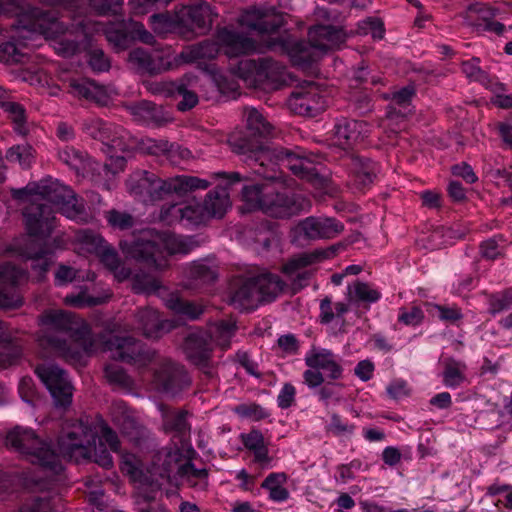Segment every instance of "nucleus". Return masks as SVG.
I'll use <instances>...</instances> for the list:
<instances>
[{
  "label": "nucleus",
  "mask_w": 512,
  "mask_h": 512,
  "mask_svg": "<svg viewBox=\"0 0 512 512\" xmlns=\"http://www.w3.org/2000/svg\"><path fill=\"white\" fill-rule=\"evenodd\" d=\"M179 10V19L182 28V38L190 40L211 30L218 12L208 2L199 1L185 5Z\"/></svg>",
  "instance_id": "obj_16"
},
{
  "label": "nucleus",
  "mask_w": 512,
  "mask_h": 512,
  "mask_svg": "<svg viewBox=\"0 0 512 512\" xmlns=\"http://www.w3.org/2000/svg\"><path fill=\"white\" fill-rule=\"evenodd\" d=\"M132 289L138 294H157L163 298L168 309L189 320L198 319L204 312L202 304L183 300L176 293H168L165 296L167 290L161 285L160 280L145 272H138L133 276Z\"/></svg>",
  "instance_id": "obj_14"
},
{
  "label": "nucleus",
  "mask_w": 512,
  "mask_h": 512,
  "mask_svg": "<svg viewBox=\"0 0 512 512\" xmlns=\"http://www.w3.org/2000/svg\"><path fill=\"white\" fill-rule=\"evenodd\" d=\"M214 181H219L217 187L208 192L202 207L206 218H221L231 207V201L228 193V187L242 180L238 172H214L210 175Z\"/></svg>",
  "instance_id": "obj_18"
},
{
  "label": "nucleus",
  "mask_w": 512,
  "mask_h": 512,
  "mask_svg": "<svg viewBox=\"0 0 512 512\" xmlns=\"http://www.w3.org/2000/svg\"><path fill=\"white\" fill-rule=\"evenodd\" d=\"M15 196L28 202L23 216L27 232L33 237L46 238L56 226L54 210L48 203L56 206L58 211L70 220L87 223L91 218L83 201L69 186L58 180L49 179L27 186L19 190Z\"/></svg>",
  "instance_id": "obj_1"
},
{
  "label": "nucleus",
  "mask_w": 512,
  "mask_h": 512,
  "mask_svg": "<svg viewBox=\"0 0 512 512\" xmlns=\"http://www.w3.org/2000/svg\"><path fill=\"white\" fill-rule=\"evenodd\" d=\"M82 130L93 139L99 140L107 147L110 158H115L120 167L125 161L124 155L117 152H129L135 147V140L130 133L121 126L108 123L100 118L89 117L83 120Z\"/></svg>",
  "instance_id": "obj_13"
},
{
  "label": "nucleus",
  "mask_w": 512,
  "mask_h": 512,
  "mask_svg": "<svg viewBox=\"0 0 512 512\" xmlns=\"http://www.w3.org/2000/svg\"><path fill=\"white\" fill-rule=\"evenodd\" d=\"M512 308V292L505 291L495 293L488 298V311L496 315Z\"/></svg>",
  "instance_id": "obj_61"
},
{
  "label": "nucleus",
  "mask_w": 512,
  "mask_h": 512,
  "mask_svg": "<svg viewBox=\"0 0 512 512\" xmlns=\"http://www.w3.org/2000/svg\"><path fill=\"white\" fill-rule=\"evenodd\" d=\"M344 229L341 222L334 218L307 217L296 226V231L308 240L332 239Z\"/></svg>",
  "instance_id": "obj_25"
},
{
  "label": "nucleus",
  "mask_w": 512,
  "mask_h": 512,
  "mask_svg": "<svg viewBox=\"0 0 512 512\" xmlns=\"http://www.w3.org/2000/svg\"><path fill=\"white\" fill-rule=\"evenodd\" d=\"M326 432L335 437H351L355 433L356 426L334 413L326 426Z\"/></svg>",
  "instance_id": "obj_56"
},
{
  "label": "nucleus",
  "mask_w": 512,
  "mask_h": 512,
  "mask_svg": "<svg viewBox=\"0 0 512 512\" xmlns=\"http://www.w3.org/2000/svg\"><path fill=\"white\" fill-rule=\"evenodd\" d=\"M105 350L115 360L126 362L137 368H145L158 361L157 354L132 337L113 336L105 343Z\"/></svg>",
  "instance_id": "obj_17"
},
{
  "label": "nucleus",
  "mask_w": 512,
  "mask_h": 512,
  "mask_svg": "<svg viewBox=\"0 0 512 512\" xmlns=\"http://www.w3.org/2000/svg\"><path fill=\"white\" fill-rule=\"evenodd\" d=\"M135 321V329L147 338H158L174 327L172 321L160 319L159 313L149 307L139 309L135 314Z\"/></svg>",
  "instance_id": "obj_29"
},
{
  "label": "nucleus",
  "mask_w": 512,
  "mask_h": 512,
  "mask_svg": "<svg viewBox=\"0 0 512 512\" xmlns=\"http://www.w3.org/2000/svg\"><path fill=\"white\" fill-rule=\"evenodd\" d=\"M191 449L185 443L181 446L174 444L158 451L146 471L142 468L141 460L131 453L122 456L121 470L127 474L136 487L137 502H150L165 482L170 481L172 473L178 476L182 468L190 461Z\"/></svg>",
  "instance_id": "obj_4"
},
{
  "label": "nucleus",
  "mask_w": 512,
  "mask_h": 512,
  "mask_svg": "<svg viewBox=\"0 0 512 512\" xmlns=\"http://www.w3.org/2000/svg\"><path fill=\"white\" fill-rule=\"evenodd\" d=\"M230 302L239 310H254L258 306L259 291L256 289L254 277L236 282Z\"/></svg>",
  "instance_id": "obj_30"
},
{
  "label": "nucleus",
  "mask_w": 512,
  "mask_h": 512,
  "mask_svg": "<svg viewBox=\"0 0 512 512\" xmlns=\"http://www.w3.org/2000/svg\"><path fill=\"white\" fill-rule=\"evenodd\" d=\"M236 324L233 320H221L209 327L208 336L210 342L222 349L230 347L231 339L235 335Z\"/></svg>",
  "instance_id": "obj_43"
},
{
  "label": "nucleus",
  "mask_w": 512,
  "mask_h": 512,
  "mask_svg": "<svg viewBox=\"0 0 512 512\" xmlns=\"http://www.w3.org/2000/svg\"><path fill=\"white\" fill-rule=\"evenodd\" d=\"M264 180L263 183L243 187L242 200L248 210H261L275 218H289L309 211L311 203L306 197L281 192L279 180Z\"/></svg>",
  "instance_id": "obj_9"
},
{
  "label": "nucleus",
  "mask_w": 512,
  "mask_h": 512,
  "mask_svg": "<svg viewBox=\"0 0 512 512\" xmlns=\"http://www.w3.org/2000/svg\"><path fill=\"white\" fill-rule=\"evenodd\" d=\"M5 444L37 465L36 475L29 481L40 489L50 488L63 471L60 455L51 448L50 442L41 439L31 428L15 426L10 429Z\"/></svg>",
  "instance_id": "obj_6"
},
{
  "label": "nucleus",
  "mask_w": 512,
  "mask_h": 512,
  "mask_svg": "<svg viewBox=\"0 0 512 512\" xmlns=\"http://www.w3.org/2000/svg\"><path fill=\"white\" fill-rule=\"evenodd\" d=\"M32 260L31 268L35 273V280L42 281L52 264V257L44 250H40L35 255L29 257Z\"/></svg>",
  "instance_id": "obj_60"
},
{
  "label": "nucleus",
  "mask_w": 512,
  "mask_h": 512,
  "mask_svg": "<svg viewBox=\"0 0 512 512\" xmlns=\"http://www.w3.org/2000/svg\"><path fill=\"white\" fill-rule=\"evenodd\" d=\"M230 145L236 154L245 156L253 173L263 179L280 180L282 173L279 167H285L309 182H315L319 177L317 165L300 148L271 147L246 138H233Z\"/></svg>",
  "instance_id": "obj_3"
},
{
  "label": "nucleus",
  "mask_w": 512,
  "mask_h": 512,
  "mask_svg": "<svg viewBox=\"0 0 512 512\" xmlns=\"http://www.w3.org/2000/svg\"><path fill=\"white\" fill-rule=\"evenodd\" d=\"M19 1L18 0H0V15L1 14H15L21 18L23 15L31 18H40L43 13L40 9L34 7H28L23 13L19 12Z\"/></svg>",
  "instance_id": "obj_64"
},
{
  "label": "nucleus",
  "mask_w": 512,
  "mask_h": 512,
  "mask_svg": "<svg viewBox=\"0 0 512 512\" xmlns=\"http://www.w3.org/2000/svg\"><path fill=\"white\" fill-rule=\"evenodd\" d=\"M320 254L303 253L292 258L283 266V272L291 281L293 293L300 291L308 285L312 272L307 267L318 261Z\"/></svg>",
  "instance_id": "obj_28"
},
{
  "label": "nucleus",
  "mask_w": 512,
  "mask_h": 512,
  "mask_svg": "<svg viewBox=\"0 0 512 512\" xmlns=\"http://www.w3.org/2000/svg\"><path fill=\"white\" fill-rule=\"evenodd\" d=\"M149 21L152 30L158 36L166 37L168 34L176 33L182 37L178 9L173 14L168 12L153 14Z\"/></svg>",
  "instance_id": "obj_39"
},
{
  "label": "nucleus",
  "mask_w": 512,
  "mask_h": 512,
  "mask_svg": "<svg viewBox=\"0 0 512 512\" xmlns=\"http://www.w3.org/2000/svg\"><path fill=\"white\" fill-rule=\"evenodd\" d=\"M241 26L254 30L259 34H271L283 24V16L273 7H251L239 17Z\"/></svg>",
  "instance_id": "obj_22"
},
{
  "label": "nucleus",
  "mask_w": 512,
  "mask_h": 512,
  "mask_svg": "<svg viewBox=\"0 0 512 512\" xmlns=\"http://www.w3.org/2000/svg\"><path fill=\"white\" fill-rule=\"evenodd\" d=\"M287 105L295 114L315 117L325 110L327 101L319 87L309 82L291 93Z\"/></svg>",
  "instance_id": "obj_21"
},
{
  "label": "nucleus",
  "mask_w": 512,
  "mask_h": 512,
  "mask_svg": "<svg viewBox=\"0 0 512 512\" xmlns=\"http://www.w3.org/2000/svg\"><path fill=\"white\" fill-rule=\"evenodd\" d=\"M244 117L247 130L251 136L267 137L272 134L273 126L256 108H245Z\"/></svg>",
  "instance_id": "obj_44"
},
{
  "label": "nucleus",
  "mask_w": 512,
  "mask_h": 512,
  "mask_svg": "<svg viewBox=\"0 0 512 512\" xmlns=\"http://www.w3.org/2000/svg\"><path fill=\"white\" fill-rule=\"evenodd\" d=\"M309 41H299L289 35L270 40L271 50L286 53L292 63L299 67H307L316 58V51H328L338 46L344 40L342 30L331 25H316L309 29Z\"/></svg>",
  "instance_id": "obj_10"
},
{
  "label": "nucleus",
  "mask_w": 512,
  "mask_h": 512,
  "mask_svg": "<svg viewBox=\"0 0 512 512\" xmlns=\"http://www.w3.org/2000/svg\"><path fill=\"white\" fill-rule=\"evenodd\" d=\"M26 23L25 15L14 25L11 39L0 45V57L7 62H20L24 57L21 51L23 47H29L30 42L37 37V31L40 25L37 24L38 18L28 17Z\"/></svg>",
  "instance_id": "obj_19"
},
{
  "label": "nucleus",
  "mask_w": 512,
  "mask_h": 512,
  "mask_svg": "<svg viewBox=\"0 0 512 512\" xmlns=\"http://www.w3.org/2000/svg\"><path fill=\"white\" fill-rule=\"evenodd\" d=\"M141 149L156 156L167 154L171 159L176 153L179 154L182 159H187L191 156V152L188 149L182 148L179 145L171 144L163 139L156 140L148 138L143 140Z\"/></svg>",
  "instance_id": "obj_42"
},
{
  "label": "nucleus",
  "mask_w": 512,
  "mask_h": 512,
  "mask_svg": "<svg viewBox=\"0 0 512 512\" xmlns=\"http://www.w3.org/2000/svg\"><path fill=\"white\" fill-rule=\"evenodd\" d=\"M130 112L137 121L144 124H151L159 121V108L149 101H142L131 106Z\"/></svg>",
  "instance_id": "obj_53"
},
{
  "label": "nucleus",
  "mask_w": 512,
  "mask_h": 512,
  "mask_svg": "<svg viewBox=\"0 0 512 512\" xmlns=\"http://www.w3.org/2000/svg\"><path fill=\"white\" fill-rule=\"evenodd\" d=\"M244 446L253 452L255 461L264 464L269 461L268 449L264 442L263 434L259 430H252L242 435Z\"/></svg>",
  "instance_id": "obj_50"
},
{
  "label": "nucleus",
  "mask_w": 512,
  "mask_h": 512,
  "mask_svg": "<svg viewBox=\"0 0 512 512\" xmlns=\"http://www.w3.org/2000/svg\"><path fill=\"white\" fill-rule=\"evenodd\" d=\"M105 377L108 382L121 388L130 389L133 386V380L125 370L117 364H108L105 367Z\"/></svg>",
  "instance_id": "obj_58"
},
{
  "label": "nucleus",
  "mask_w": 512,
  "mask_h": 512,
  "mask_svg": "<svg viewBox=\"0 0 512 512\" xmlns=\"http://www.w3.org/2000/svg\"><path fill=\"white\" fill-rule=\"evenodd\" d=\"M306 366L318 370L329 380L342 378L343 367L339 355L326 348L312 347L304 358Z\"/></svg>",
  "instance_id": "obj_23"
},
{
  "label": "nucleus",
  "mask_w": 512,
  "mask_h": 512,
  "mask_svg": "<svg viewBox=\"0 0 512 512\" xmlns=\"http://www.w3.org/2000/svg\"><path fill=\"white\" fill-rule=\"evenodd\" d=\"M99 434L113 452L119 451V438L102 416L96 414L66 420L58 436L59 454L77 463L89 460L92 458V445Z\"/></svg>",
  "instance_id": "obj_5"
},
{
  "label": "nucleus",
  "mask_w": 512,
  "mask_h": 512,
  "mask_svg": "<svg viewBox=\"0 0 512 512\" xmlns=\"http://www.w3.org/2000/svg\"><path fill=\"white\" fill-rule=\"evenodd\" d=\"M95 279L96 275L92 271H87L85 274H82L75 268L64 264H60L55 272L56 286H65L73 282L74 280L92 282Z\"/></svg>",
  "instance_id": "obj_51"
},
{
  "label": "nucleus",
  "mask_w": 512,
  "mask_h": 512,
  "mask_svg": "<svg viewBox=\"0 0 512 512\" xmlns=\"http://www.w3.org/2000/svg\"><path fill=\"white\" fill-rule=\"evenodd\" d=\"M191 379L183 366L169 360L159 361V368L154 370L153 385L156 390L170 396H176L189 387Z\"/></svg>",
  "instance_id": "obj_20"
},
{
  "label": "nucleus",
  "mask_w": 512,
  "mask_h": 512,
  "mask_svg": "<svg viewBox=\"0 0 512 512\" xmlns=\"http://www.w3.org/2000/svg\"><path fill=\"white\" fill-rule=\"evenodd\" d=\"M212 181L196 176L178 175L167 179L146 170L132 173L126 181L128 192L144 203H155L171 194L184 196L196 190H205Z\"/></svg>",
  "instance_id": "obj_8"
},
{
  "label": "nucleus",
  "mask_w": 512,
  "mask_h": 512,
  "mask_svg": "<svg viewBox=\"0 0 512 512\" xmlns=\"http://www.w3.org/2000/svg\"><path fill=\"white\" fill-rule=\"evenodd\" d=\"M255 41L245 33L238 32L228 27L218 28L216 41L205 40L200 43L187 46L174 58L176 63H193L200 60L215 58L220 49H223L228 57H238L252 53L256 50Z\"/></svg>",
  "instance_id": "obj_11"
},
{
  "label": "nucleus",
  "mask_w": 512,
  "mask_h": 512,
  "mask_svg": "<svg viewBox=\"0 0 512 512\" xmlns=\"http://www.w3.org/2000/svg\"><path fill=\"white\" fill-rule=\"evenodd\" d=\"M381 298V292L372 284L354 281L347 286L346 299L348 304H372Z\"/></svg>",
  "instance_id": "obj_36"
},
{
  "label": "nucleus",
  "mask_w": 512,
  "mask_h": 512,
  "mask_svg": "<svg viewBox=\"0 0 512 512\" xmlns=\"http://www.w3.org/2000/svg\"><path fill=\"white\" fill-rule=\"evenodd\" d=\"M157 408L161 413L163 426L166 431L184 433L189 429L186 411H175L164 404H158Z\"/></svg>",
  "instance_id": "obj_45"
},
{
  "label": "nucleus",
  "mask_w": 512,
  "mask_h": 512,
  "mask_svg": "<svg viewBox=\"0 0 512 512\" xmlns=\"http://www.w3.org/2000/svg\"><path fill=\"white\" fill-rule=\"evenodd\" d=\"M111 297L112 293L108 289L91 295L87 287H81L78 292L67 294L63 301L69 307L82 309L107 303Z\"/></svg>",
  "instance_id": "obj_34"
},
{
  "label": "nucleus",
  "mask_w": 512,
  "mask_h": 512,
  "mask_svg": "<svg viewBox=\"0 0 512 512\" xmlns=\"http://www.w3.org/2000/svg\"><path fill=\"white\" fill-rule=\"evenodd\" d=\"M208 470L205 468L197 469L191 461L182 468L179 477L188 487L197 492L206 491L209 485Z\"/></svg>",
  "instance_id": "obj_46"
},
{
  "label": "nucleus",
  "mask_w": 512,
  "mask_h": 512,
  "mask_svg": "<svg viewBox=\"0 0 512 512\" xmlns=\"http://www.w3.org/2000/svg\"><path fill=\"white\" fill-rule=\"evenodd\" d=\"M349 169V185L357 192L368 189L378 172V165L372 160L351 154L347 158Z\"/></svg>",
  "instance_id": "obj_27"
},
{
  "label": "nucleus",
  "mask_w": 512,
  "mask_h": 512,
  "mask_svg": "<svg viewBox=\"0 0 512 512\" xmlns=\"http://www.w3.org/2000/svg\"><path fill=\"white\" fill-rule=\"evenodd\" d=\"M233 412L240 418L250 421H261L270 416L266 408L254 402L238 404L233 408Z\"/></svg>",
  "instance_id": "obj_54"
},
{
  "label": "nucleus",
  "mask_w": 512,
  "mask_h": 512,
  "mask_svg": "<svg viewBox=\"0 0 512 512\" xmlns=\"http://www.w3.org/2000/svg\"><path fill=\"white\" fill-rule=\"evenodd\" d=\"M35 374L49 391L57 408H68L72 404L74 387L67 372L60 366L44 362L35 367Z\"/></svg>",
  "instance_id": "obj_15"
},
{
  "label": "nucleus",
  "mask_w": 512,
  "mask_h": 512,
  "mask_svg": "<svg viewBox=\"0 0 512 512\" xmlns=\"http://www.w3.org/2000/svg\"><path fill=\"white\" fill-rule=\"evenodd\" d=\"M369 125L362 120L341 118L334 125V145L343 150L351 149L368 136Z\"/></svg>",
  "instance_id": "obj_26"
},
{
  "label": "nucleus",
  "mask_w": 512,
  "mask_h": 512,
  "mask_svg": "<svg viewBox=\"0 0 512 512\" xmlns=\"http://www.w3.org/2000/svg\"><path fill=\"white\" fill-rule=\"evenodd\" d=\"M0 107L8 115L14 124V130L20 134L27 133L26 113L24 107L13 100V96L0 86Z\"/></svg>",
  "instance_id": "obj_33"
},
{
  "label": "nucleus",
  "mask_w": 512,
  "mask_h": 512,
  "mask_svg": "<svg viewBox=\"0 0 512 512\" xmlns=\"http://www.w3.org/2000/svg\"><path fill=\"white\" fill-rule=\"evenodd\" d=\"M97 256L100 258L101 263L114 274L119 282L130 277L131 270L121 263L117 252L107 242L98 252Z\"/></svg>",
  "instance_id": "obj_41"
},
{
  "label": "nucleus",
  "mask_w": 512,
  "mask_h": 512,
  "mask_svg": "<svg viewBox=\"0 0 512 512\" xmlns=\"http://www.w3.org/2000/svg\"><path fill=\"white\" fill-rule=\"evenodd\" d=\"M164 85L167 86V91L169 93L182 98V100L177 104L180 111L190 110L198 103L197 94L188 88V86L191 85V79H189L188 84L185 83L184 80H181L176 83H168Z\"/></svg>",
  "instance_id": "obj_49"
},
{
  "label": "nucleus",
  "mask_w": 512,
  "mask_h": 512,
  "mask_svg": "<svg viewBox=\"0 0 512 512\" xmlns=\"http://www.w3.org/2000/svg\"><path fill=\"white\" fill-rule=\"evenodd\" d=\"M85 57L87 58L89 67L94 72H105L110 68V61L108 57L99 48L91 47L86 51Z\"/></svg>",
  "instance_id": "obj_63"
},
{
  "label": "nucleus",
  "mask_w": 512,
  "mask_h": 512,
  "mask_svg": "<svg viewBox=\"0 0 512 512\" xmlns=\"http://www.w3.org/2000/svg\"><path fill=\"white\" fill-rule=\"evenodd\" d=\"M257 291H259V302L274 300L284 291L286 283L278 275L263 273L254 277Z\"/></svg>",
  "instance_id": "obj_37"
},
{
  "label": "nucleus",
  "mask_w": 512,
  "mask_h": 512,
  "mask_svg": "<svg viewBox=\"0 0 512 512\" xmlns=\"http://www.w3.org/2000/svg\"><path fill=\"white\" fill-rule=\"evenodd\" d=\"M180 206V224L186 227H194L204 223L207 218L204 213L202 203L196 199H191Z\"/></svg>",
  "instance_id": "obj_47"
},
{
  "label": "nucleus",
  "mask_w": 512,
  "mask_h": 512,
  "mask_svg": "<svg viewBox=\"0 0 512 512\" xmlns=\"http://www.w3.org/2000/svg\"><path fill=\"white\" fill-rule=\"evenodd\" d=\"M58 159L77 175L84 174L90 168L87 154L75 147L64 146L58 150Z\"/></svg>",
  "instance_id": "obj_40"
},
{
  "label": "nucleus",
  "mask_w": 512,
  "mask_h": 512,
  "mask_svg": "<svg viewBox=\"0 0 512 512\" xmlns=\"http://www.w3.org/2000/svg\"><path fill=\"white\" fill-rule=\"evenodd\" d=\"M211 351V342L208 341L206 334L193 333L187 337L185 352L195 365L205 366L210 358Z\"/></svg>",
  "instance_id": "obj_32"
},
{
  "label": "nucleus",
  "mask_w": 512,
  "mask_h": 512,
  "mask_svg": "<svg viewBox=\"0 0 512 512\" xmlns=\"http://www.w3.org/2000/svg\"><path fill=\"white\" fill-rule=\"evenodd\" d=\"M132 19H122L121 21L109 23L104 33L109 43L119 50L126 49L132 42V29L128 25Z\"/></svg>",
  "instance_id": "obj_38"
},
{
  "label": "nucleus",
  "mask_w": 512,
  "mask_h": 512,
  "mask_svg": "<svg viewBox=\"0 0 512 512\" xmlns=\"http://www.w3.org/2000/svg\"><path fill=\"white\" fill-rule=\"evenodd\" d=\"M6 158L10 162L28 167L32 159V147L27 144L15 145L8 149Z\"/></svg>",
  "instance_id": "obj_62"
},
{
  "label": "nucleus",
  "mask_w": 512,
  "mask_h": 512,
  "mask_svg": "<svg viewBox=\"0 0 512 512\" xmlns=\"http://www.w3.org/2000/svg\"><path fill=\"white\" fill-rule=\"evenodd\" d=\"M120 248L127 257L155 270H164L169 266L168 255L187 254L190 251L188 239L154 229L142 230L132 240L121 241Z\"/></svg>",
  "instance_id": "obj_7"
},
{
  "label": "nucleus",
  "mask_w": 512,
  "mask_h": 512,
  "mask_svg": "<svg viewBox=\"0 0 512 512\" xmlns=\"http://www.w3.org/2000/svg\"><path fill=\"white\" fill-rule=\"evenodd\" d=\"M0 279L3 284H11L15 287L27 281L28 274L25 269L19 268L10 262L1 263Z\"/></svg>",
  "instance_id": "obj_55"
},
{
  "label": "nucleus",
  "mask_w": 512,
  "mask_h": 512,
  "mask_svg": "<svg viewBox=\"0 0 512 512\" xmlns=\"http://www.w3.org/2000/svg\"><path fill=\"white\" fill-rule=\"evenodd\" d=\"M360 35H371L374 40H381L385 35L384 23L380 18L368 17L358 23Z\"/></svg>",
  "instance_id": "obj_59"
},
{
  "label": "nucleus",
  "mask_w": 512,
  "mask_h": 512,
  "mask_svg": "<svg viewBox=\"0 0 512 512\" xmlns=\"http://www.w3.org/2000/svg\"><path fill=\"white\" fill-rule=\"evenodd\" d=\"M442 365V383L447 388L457 389L468 382L465 362L454 358H446Z\"/></svg>",
  "instance_id": "obj_35"
},
{
  "label": "nucleus",
  "mask_w": 512,
  "mask_h": 512,
  "mask_svg": "<svg viewBox=\"0 0 512 512\" xmlns=\"http://www.w3.org/2000/svg\"><path fill=\"white\" fill-rule=\"evenodd\" d=\"M128 62L140 72L157 74L172 67L170 51L150 53L143 48H135L129 52Z\"/></svg>",
  "instance_id": "obj_24"
},
{
  "label": "nucleus",
  "mask_w": 512,
  "mask_h": 512,
  "mask_svg": "<svg viewBox=\"0 0 512 512\" xmlns=\"http://www.w3.org/2000/svg\"><path fill=\"white\" fill-rule=\"evenodd\" d=\"M415 95V88L412 85L405 86L397 91L392 92L387 98L391 103L387 111V121L403 120L411 112V100Z\"/></svg>",
  "instance_id": "obj_31"
},
{
  "label": "nucleus",
  "mask_w": 512,
  "mask_h": 512,
  "mask_svg": "<svg viewBox=\"0 0 512 512\" xmlns=\"http://www.w3.org/2000/svg\"><path fill=\"white\" fill-rule=\"evenodd\" d=\"M3 333V323L0 322V369L14 365L22 355L20 346L12 341L2 339Z\"/></svg>",
  "instance_id": "obj_52"
},
{
  "label": "nucleus",
  "mask_w": 512,
  "mask_h": 512,
  "mask_svg": "<svg viewBox=\"0 0 512 512\" xmlns=\"http://www.w3.org/2000/svg\"><path fill=\"white\" fill-rule=\"evenodd\" d=\"M75 243L80 254H98L106 241L97 233L82 229L75 234Z\"/></svg>",
  "instance_id": "obj_48"
},
{
  "label": "nucleus",
  "mask_w": 512,
  "mask_h": 512,
  "mask_svg": "<svg viewBox=\"0 0 512 512\" xmlns=\"http://www.w3.org/2000/svg\"><path fill=\"white\" fill-rule=\"evenodd\" d=\"M188 277L203 284L213 282L217 275L205 261H195L189 267Z\"/></svg>",
  "instance_id": "obj_57"
},
{
  "label": "nucleus",
  "mask_w": 512,
  "mask_h": 512,
  "mask_svg": "<svg viewBox=\"0 0 512 512\" xmlns=\"http://www.w3.org/2000/svg\"><path fill=\"white\" fill-rule=\"evenodd\" d=\"M232 70L247 85L263 90H276L292 82L285 66L270 58L243 59Z\"/></svg>",
  "instance_id": "obj_12"
},
{
  "label": "nucleus",
  "mask_w": 512,
  "mask_h": 512,
  "mask_svg": "<svg viewBox=\"0 0 512 512\" xmlns=\"http://www.w3.org/2000/svg\"><path fill=\"white\" fill-rule=\"evenodd\" d=\"M38 345L67 361L80 360L82 353L94 352L90 325L64 310H46L38 318Z\"/></svg>",
  "instance_id": "obj_2"
}]
</instances>
